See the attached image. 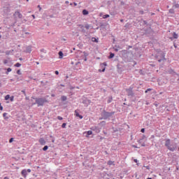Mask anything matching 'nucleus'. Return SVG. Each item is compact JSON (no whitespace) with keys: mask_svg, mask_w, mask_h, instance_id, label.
Instances as JSON below:
<instances>
[{"mask_svg":"<svg viewBox=\"0 0 179 179\" xmlns=\"http://www.w3.org/2000/svg\"><path fill=\"white\" fill-rule=\"evenodd\" d=\"M165 146L167 148V149L171 152H174L176 149L177 148V145L176 143L171 144V140L166 139L165 142Z\"/></svg>","mask_w":179,"mask_h":179,"instance_id":"nucleus-1","label":"nucleus"},{"mask_svg":"<svg viewBox=\"0 0 179 179\" xmlns=\"http://www.w3.org/2000/svg\"><path fill=\"white\" fill-rule=\"evenodd\" d=\"M47 101L45 99H43L42 98H36V103H33L34 105L38 104V106H43L44 103H46Z\"/></svg>","mask_w":179,"mask_h":179,"instance_id":"nucleus-2","label":"nucleus"},{"mask_svg":"<svg viewBox=\"0 0 179 179\" xmlns=\"http://www.w3.org/2000/svg\"><path fill=\"white\" fill-rule=\"evenodd\" d=\"M13 18L16 22L17 19L22 18V15L19 11H15V13L13 14Z\"/></svg>","mask_w":179,"mask_h":179,"instance_id":"nucleus-3","label":"nucleus"},{"mask_svg":"<svg viewBox=\"0 0 179 179\" xmlns=\"http://www.w3.org/2000/svg\"><path fill=\"white\" fill-rule=\"evenodd\" d=\"M106 66H107V64L106 62H103V64H101V66L102 68L101 69H99V72H104L106 71Z\"/></svg>","mask_w":179,"mask_h":179,"instance_id":"nucleus-4","label":"nucleus"},{"mask_svg":"<svg viewBox=\"0 0 179 179\" xmlns=\"http://www.w3.org/2000/svg\"><path fill=\"white\" fill-rule=\"evenodd\" d=\"M39 143H40V144H41V145H45V143H46V141H45V140L43 138H41L39 139Z\"/></svg>","mask_w":179,"mask_h":179,"instance_id":"nucleus-5","label":"nucleus"},{"mask_svg":"<svg viewBox=\"0 0 179 179\" xmlns=\"http://www.w3.org/2000/svg\"><path fill=\"white\" fill-rule=\"evenodd\" d=\"M27 171L26 169H23L22 171V176L26 178H27Z\"/></svg>","mask_w":179,"mask_h":179,"instance_id":"nucleus-6","label":"nucleus"},{"mask_svg":"<svg viewBox=\"0 0 179 179\" xmlns=\"http://www.w3.org/2000/svg\"><path fill=\"white\" fill-rule=\"evenodd\" d=\"M76 116H77V117L80 118V120H82L83 118V116L80 115L76 110Z\"/></svg>","mask_w":179,"mask_h":179,"instance_id":"nucleus-7","label":"nucleus"},{"mask_svg":"<svg viewBox=\"0 0 179 179\" xmlns=\"http://www.w3.org/2000/svg\"><path fill=\"white\" fill-rule=\"evenodd\" d=\"M91 135H92V131H91V130L87 131L86 138H88L89 136H91Z\"/></svg>","mask_w":179,"mask_h":179,"instance_id":"nucleus-8","label":"nucleus"},{"mask_svg":"<svg viewBox=\"0 0 179 179\" xmlns=\"http://www.w3.org/2000/svg\"><path fill=\"white\" fill-rule=\"evenodd\" d=\"M114 163H115V162L114 161H111V160H109L107 162L108 165H109V166L115 165Z\"/></svg>","mask_w":179,"mask_h":179,"instance_id":"nucleus-9","label":"nucleus"},{"mask_svg":"<svg viewBox=\"0 0 179 179\" xmlns=\"http://www.w3.org/2000/svg\"><path fill=\"white\" fill-rule=\"evenodd\" d=\"M82 13H83V15H87L89 14V12L87 10H83L82 11Z\"/></svg>","mask_w":179,"mask_h":179,"instance_id":"nucleus-10","label":"nucleus"},{"mask_svg":"<svg viewBox=\"0 0 179 179\" xmlns=\"http://www.w3.org/2000/svg\"><path fill=\"white\" fill-rule=\"evenodd\" d=\"M59 59H62L63 58V57H64V53L62 52V51H60L59 52Z\"/></svg>","mask_w":179,"mask_h":179,"instance_id":"nucleus-11","label":"nucleus"},{"mask_svg":"<svg viewBox=\"0 0 179 179\" xmlns=\"http://www.w3.org/2000/svg\"><path fill=\"white\" fill-rule=\"evenodd\" d=\"M67 100V97L66 96H62V101H66Z\"/></svg>","mask_w":179,"mask_h":179,"instance_id":"nucleus-12","label":"nucleus"},{"mask_svg":"<svg viewBox=\"0 0 179 179\" xmlns=\"http://www.w3.org/2000/svg\"><path fill=\"white\" fill-rule=\"evenodd\" d=\"M6 115H7V113H4L3 114V118H4L5 120H8V117H6Z\"/></svg>","mask_w":179,"mask_h":179,"instance_id":"nucleus-13","label":"nucleus"},{"mask_svg":"<svg viewBox=\"0 0 179 179\" xmlns=\"http://www.w3.org/2000/svg\"><path fill=\"white\" fill-rule=\"evenodd\" d=\"M92 42H96V43H98V39H96V38H92Z\"/></svg>","mask_w":179,"mask_h":179,"instance_id":"nucleus-14","label":"nucleus"},{"mask_svg":"<svg viewBox=\"0 0 179 179\" xmlns=\"http://www.w3.org/2000/svg\"><path fill=\"white\" fill-rule=\"evenodd\" d=\"M115 57V54L110 53V55H109V57H108V58H109V59H111V58H113V57Z\"/></svg>","mask_w":179,"mask_h":179,"instance_id":"nucleus-15","label":"nucleus"},{"mask_svg":"<svg viewBox=\"0 0 179 179\" xmlns=\"http://www.w3.org/2000/svg\"><path fill=\"white\" fill-rule=\"evenodd\" d=\"M173 38L177 39L178 38V34H176L175 32L173 34Z\"/></svg>","mask_w":179,"mask_h":179,"instance_id":"nucleus-16","label":"nucleus"},{"mask_svg":"<svg viewBox=\"0 0 179 179\" xmlns=\"http://www.w3.org/2000/svg\"><path fill=\"white\" fill-rule=\"evenodd\" d=\"M108 17H110L109 15H103V19H106V18H108Z\"/></svg>","mask_w":179,"mask_h":179,"instance_id":"nucleus-17","label":"nucleus"},{"mask_svg":"<svg viewBox=\"0 0 179 179\" xmlns=\"http://www.w3.org/2000/svg\"><path fill=\"white\" fill-rule=\"evenodd\" d=\"M152 88H148L147 90L145 91V93H148V92H152Z\"/></svg>","mask_w":179,"mask_h":179,"instance_id":"nucleus-18","label":"nucleus"},{"mask_svg":"<svg viewBox=\"0 0 179 179\" xmlns=\"http://www.w3.org/2000/svg\"><path fill=\"white\" fill-rule=\"evenodd\" d=\"M173 8H179V4H174L173 6Z\"/></svg>","mask_w":179,"mask_h":179,"instance_id":"nucleus-19","label":"nucleus"},{"mask_svg":"<svg viewBox=\"0 0 179 179\" xmlns=\"http://www.w3.org/2000/svg\"><path fill=\"white\" fill-rule=\"evenodd\" d=\"M8 99H10V95H9V94H8V95H6V96H5V100H6V101H8Z\"/></svg>","mask_w":179,"mask_h":179,"instance_id":"nucleus-20","label":"nucleus"},{"mask_svg":"<svg viewBox=\"0 0 179 179\" xmlns=\"http://www.w3.org/2000/svg\"><path fill=\"white\" fill-rule=\"evenodd\" d=\"M9 99H10V102H13L14 101V96H10Z\"/></svg>","mask_w":179,"mask_h":179,"instance_id":"nucleus-21","label":"nucleus"},{"mask_svg":"<svg viewBox=\"0 0 179 179\" xmlns=\"http://www.w3.org/2000/svg\"><path fill=\"white\" fill-rule=\"evenodd\" d=\"M113 101V98H109V99L108 100L107 103H110Z\"/></svg>","mask_w":179,"mask_h":179,"instance_id":"nucleus-22","label":"nucleus"},{"mask_svg":"<svg viewBox=\"0 0 179 179\" xmlns=\"http://www.w3.org/2000/svg\"><path fill=\"white\" fill-rule=\"evenodd\" d=\"M66 123H63V124H62V128L65 129V128H66Z\"/></svg>","mask_w":179,"mask_h":179,"instance_id":"nucleus-23","label":"nucleus"},{"mask_svg":"<svg viewBox=\"0 0 179 179\" xmlns=\"http://www.w3.org/2000/svg\"><path fill=\"white\" fill-rule=\"evenodd\" d=\"M48 145H45V146L43 148V151H46V150H48Z\"/></svg>","mask_w":179,"mask_h":179,"instance_id":"nucleus-24","label":"nucleus"},{"mask_svg":"<svg viewBox=\"0 0 179 179\" xmlns=\"http://www.w3.org/2000/svg\"><path fill=\"white\" fill-rule=\"evenodd\" d=\"M141 132L144 134L145 132V128H142L141 130Z\"/></svg>","mask_w":179,"mask_h":179,"instance_id":"nucleus-25","label":"nucleus"},{"mask_svg":"<svg viewBox=\"0 0 179 179\" xmlns=\"http://www.w3.org/2000/svg\"><path fill=\"white\" fill-rule=\"evenodd\" d=\"M21 66V64L20 63H17L15 64V66L16 67H20Z\"/></svg>","mask_w":179,"mask_h":179,"instance_id":"nucleus-26","label":"nucleus"},{"mask_svg":"<svg viewBox=\"0 0 179 179\" xmlns=\"http://www.w3.org/2000/svg\"><path fill=\"white\" fill-rule=\"evenodd\" d=\"M12 71V69L10 68H8L7 69V72H6V74H8V72H10Z\"/></svg>","mask_w":179,"mask_h":179,"instance_id":"nucleus-27","label":"nucleus"},{"mask_svg":"<svg viewBox=\"0 0 179 179\" xmlns=\"http://www.w3.org/2000/svg\"><path fill=\"white\" fill-rule=\"evenodd\" d=\"M57 119H58L59 120H63V117H61V116H58V117H57Z\"/></svg>","mask_w":179,"mask_h":179,"instance_id":"nucleus-28","label":"nucleus"},{"mask_svg":"<svg viewBox=\"0 0 179 179\" xmlns=\"http://www.w3.org/2000/svg\"><path fill=\"white\" fill-rule=\"evenodd\" d=\"M13 140H14V138H11L9 140V143H13Z\"/></svg>","mask_w":179,"mask_h":179,"instance_id":"nucleus-29","label":"nucleus"},{"mask_svg":"<svg viewBox=\"0 0 179 179\" xmlns=\"http://www.w3.org/2000/svg\"><path fill=\"white\" fill-rule=\"evenodd\" d=\"M85 27L86 29H90V26L89 25H86Z\"/></svg>","mask_w":179,"mask_h":179,"instance_id":"nucleus-30","label":"nucleus"},{"mask_svg":"<svg viewBox=\"0 0 179 179\" xmlns=\"http://www.w3.org/2000/svg\"><path fill=\"white\" fill-rule=\"evenodd\" d=\"M17 73L19 74V75H21V71H20V70H18V71H17Z\"/></svg>","mask_w":179,"mask_h":179,"instance_id":"nucleus-31","label":"nucleus"},{"mask_svg":"<svg viewBox=\"0 0 179 179\" xmlns=\"http://www.w3.org/2000/svg\"><path fill=\"white\" fill-rule=\"evenodd\" d=\"M3 63H4V64H6L8 63V60L5 59V60L3 61Z\"/></svg>","mask_w":179,"mask_h":179,"instance_id":"nucleus-32","label":"nucleus"},{"mask_svg":"<svg viewBox=\"0 0 179 179\" xmlns=\"http://www.w3.org/2000/svg\"><path fill=\"white\" fill-rule=\"evenodd\" d=\"M134 162L135 163H138V159H134Z\"/></svg>","mask_w":179,"mask_h":179,"instance_id":"nucleus-33","label":"nucleus"},{"mask_svg":"<svg viewBox=\"0 0 179 179\" xmlns=\"http://www.w3.org/2000/svg\"><path fill=\"white\" fill-rule=\"evenodd\" d=\"M169 12H170L171 13H174V10H170Z\"/></svg>","mask_w":179,"mask_h":179,"instance_id":"nucleus-34","label":"nucleus"},{"mask_svg":"<svg viewBox=\"0 0 179 179\" xmlns=\"http://www.w3.org/2000/svg\"><path fill=\"white\" fill-rule=\"evenodd\" d=\"M31 170L30 169H27V172H28V173H31Z\"/></svg>","mask_w":179,"mask_h":179,"instance_id":"nucleus-35","label":"nucleus"},{"mask_svg":"<svg viewBox=\"0 0 179 179\" xmlns=\"http://www.w3.org/2000/svg\"><path fill=\"white\" fill-rule=\"evenodd\" d=\"M73 4H74V6H77V3H73Z\"/></svg>","mask_w":179,"mask_h":179,"instance_id":"nucleus-36","label":"nucleus"},{"mask_svg":"<svg viewBox=\"0 0 179 179\" xmlns=\"http://www.w3.org/2000/svg\"><path fill=\"white\" fill-rule=\"evenodd\" d=\"M55 73H56L57 75H59V71H55Z\"/></svg>","mask_w":179,"mask_h":179,"instance_id":"nucleus-37","label":"nucleus"},{"mask_svg":"<svg viewBox=\"0 0 179 179\" xmlns=\"http://www.w3.org/2000/svg\"><path fill=\"white\" fill-rule=\"evenodd\" d=\"M162 58L164 59V53H162Z\"/></svg>","mask_w":179,"mask_h":179,"instance_id":"nucleus-38","label":"nucleus"},{"mask_svg":"<svg viewBox=\"0 0 179 179\" xmlns=\"http://www.w3.org/2000/svg\"><path fill=\"white\" fill-rule=\"evenodd\" d=\"M3 179H9L7 176H5Z\"/></svg>","mask_w":179,"mask_h":179,"instance_id":"nucleus-39","label":"nucleus"},{"mask_svg":"<svg viewBox=\"0 0 179 179\" xmlns=\"http://www.w3.org/2000/svg\"><path fill=\"white\" fill-rule=\"evenodd\" d=\"M38 8L40 9V10H41V6H38Z\"/></svg>","mask_w":179,"mask_h":179,"instance_id":"nucleus-40","label":"nucleus"},{"mask_svg":"<svg viewBox=\"0 0 179 179\" xmlns=\"http://www.w3.org/2000/svg\"><path fill=\"white\" fill-rule=\"evenodd\" d=\"M0 110H1V111L3 110V106H1V107L0 108Z\"/></svg>","mask_w":179,"mask_h":179,"instance_id":"nucleus-41","label":"nucleus"},{"mask_svg":"<svg viewBox=\"0 0 179 179\" xmlns=\"http://www.w3.org/2000/svg\"><path fill=\"white\" fill-rule=\"evenodd\" d=\"M106 114L107 115H110V113H106Z\"/></svg>","mask_w":179,"mask_h":179,"instance_id":"nucleus-42","label":"nucleus"},{"mask_svg":"<svg viewBox=\"0 0 179 179\" xmlns=\"http://www.w3.org/2000/svg\"><path fill=\"white\" fill-rule=\"evenodd\" d=\"M69 1H66V4H69Z\"/></svg>","mask_w":179,"mask_h":179,"instance_id":"nucleus-43","label":"nucleus"},{"mask_svg":"<svg viewBox=\"0 0 179 179\" xmlns=\"http://www.w3.org/2000/svg\"><path fill=\"white\" fill-rule=\"evenodd\" d=\"M120 22H124V20H120Z\"/></svg>","mask_w":179,"mask_h":179,"instance_id":"nucleus-44","label":"nucleus"},{"mask_svg":"<svg viewBox=\"0 0 179 179\" xmlns=\"http://www.w3.org/2000/svg\"><path fill=\"white\" fill-rule=\"evenodd\" d=\"M73 5V3H70V6H72Z\"/></svg>","mask_w":179,"mask_h":179,"instance_id":"nucleus-45","label":"nucleus"},{"mask_svg":"<svg viewBox=\"0 0 179 179\" xmlns=\"http://www.w3.org/2000/svg\"><path fill=\"white\" fill-rule=\"evenodd\" d=\"M147 179H152V178H148Z\"/></svg>","mask_w":179,"mask_h":179,"instance_id":"nucleus-46","label":"nucleus"},{"mask_svg":"<svg viewBox=\"0 0 179 179\" xmlns=\"http://www.w3.org/2000/svg\"><path fill=\"white\" fill-rule=\"evenodd\" d=\"M32 17H34V19L35 18V16L33 15Z\"/></svg>","mask_w":179,"mask_h":179,"instance_id":"nucleus-47","label":"nucleus"},{"mask_svg":"<svg viewBox=\"0 0 179 179\" xmlns=\"http://www.w3.org/2000/svg\"><path fill=\"white\" fill-rule=\"evenodd\" d=\"M1 107H2V106H1V103H0V108H1Z\"/></svg>","mask_w":179,"mask_h":179,"instance_id":"nucleus-48","label":"nucleus"},{"mask_svg":"<svg viewBox=\"0 0 179 179\" xmlns=\"http://www.w3.org/2000/svg\"><path fill=\"white\" fill-rule=\"evenodd\" d=\"M36 64H39V62H36Z\"/></svg>","mask_w":179,"mask_h":179,"instance_id":"nucleus-49","label":"nucleus"},{"mask_svg":"<svg viewBox=\"0 0 179 179\" xmlns=\"http://www.w3.org/2000/svg\"><path fill=\"white\" fill-rule=\"evenodd\" d=\"M80 64V63H79V62H78V63H77V64H77V65H78V64Z\"/></svg>","mask_w":179,"mask_h":179,"instance_id":"nucleus-50","label":"nucleus"},{"mask_svg":"<svg viewBox=\"0 0 179 179\" xmlns=\"http://www.w3.org/2000/svg\"><path fill=\"white\" fill-rule=\"evenodd\" d=\"M1 38V34H0V38Z\"/></svg>","mask_w":179,"mask_h":179,"instance_id":"nucleus-51","label":"nucleus"},{"mask_svg":"<svg viewBox=\"0 0 179 179\" xmlns=\"http://www.w3.org/2000/svg\"><path fill=\"white\" fill-rule=\"evenodd\" d=\"M55 95H52V97H54Z\"/></svg>","mask_w":179,"mask_h":179,"instance_id":"nucleus-52","label":"nucleus"},{"mask_svg":"<svg viewBox=\"0 0 179 179\" xmlns=\"http://www.w3.org/2000/svg\"><path fill=\"white\" fill-rule=\"evenodd\" d=\"M101 139H103V137H101Z\"/></svg>","mask_w":179,"mask_h":179,"instance_id":"nucleus-53","label":"nucleus"},{"mask_svg":"<svg viewBox=\"0 0 179 179\" xmlns=\"http://www.w3.org/2000/svg\"><path fill=\"white\" fill-rule=\"evenodd\" d=\"M54 142H55V141L53 140V141H52V143H54Z\"/></svg>","mask_w":179,"mask_h":179,"instance_id":"nucleus-54","label":"nucleus"},{"mask_svg":"<svg viewBox=\"0 0 179 179\" xmlns=\"http://www.w3.org/2000/svg\"><path fill=\"white\" fill-rule=\"evenodd\" d=\"M174 47L176 48V46L174 45Z\"/></svg>","mask_w":179,"mask_h":179,"instance_id":"nucleus-55","label":"nucleus"},{"mask_svg":"<svg viewBox=\"0 0 179 179\" xmlns=\"http://www.w3.org/2000/svg\"><path fill=\"white\" fill-rule=\"evenodd\" d=\"M20 179H23L22 178H20Z\"/></svg>","mask_w":179,"mask_h":179,"instance_id":"nucleus-56","label":"nucleus"},{"mask_svg":"<svg viewBox=\"0 0 179 179\" xmlns=\"http://www.w3.org/2000/svg\"><path fill=\"white\" fill-rule=\"evenodd\" d=\"M27 34H28L29 33H26Z\"/></svg>","mask_w":179,"mask_h":179,"instance_id":"nucleus-57","label":"nucleus"},{"mask_svg":"<svg viewBox=\"0 0 179 179\" xmlns=\"http://www.w3.org/2000/svg\"><path fill=\"white\" fill-rule=\"evenodd\" d=\"M178 150H179V148H178Z\"/></svg>","mask_w":179,"mask_h":179,"instance_id":"nucleus-58","label":"nucleus"}]
</instances>
